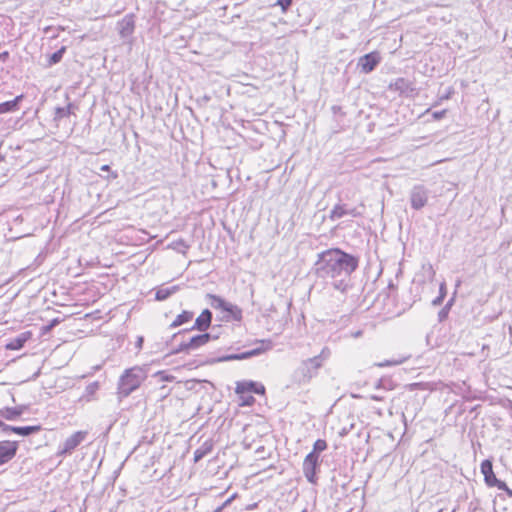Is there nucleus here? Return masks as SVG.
<instances>
[{"label":"nucleus","mask_w":512,"mask_h":512,"mask_svg":"<svg viewBox=\"0 0 512 512\" xmlns=\"http://www.w3.org/2000/svg\"><path fill=\"white\" fill-rule=\"evenodd\" d=\"M24 98V95H18L13 100L0 103V114L14 112L19 109V103Z\"/></svg>","instance_id":"f3484780"},{"label":"nucleus","mask_w":512,"mask_h":512,"mask_svg":"<svg viewBox=\"0 0 512 512\" xmlns=\"http://www.w3.org/2000/svg\"><path fill=\"white\" fill-rule=\"evenodd\" d=\"M211 100V96L208 94H204L203 96H200L197 98V102L200 105H205Z\"/></svg>","instance_id":"c85d7f7f"},{"label":"nucleus","mask_w":512,"mask_h":512,"mask_svg":"<svg viewBox=\"0 0 512 512\" xmlns=\"http://www.w3.org/2000/svg\"><path fill=\"white\" fill-rule=\"evenodd\" d=\"M381 62L380 53L373 51L361 56L358 60L357 67L364 74L371 73Z\"/></svg>","instance_id":"1a4fd4ad"},{"label":"nucleus","mask_w":512,"mask_h":512,"mask_svg":"<svg viewBox=\"0 0 512 512\" xmlns=\"http://www.w3.org/2000/svg\"><path fill=\"white\" fill-rule=\"evenodd\" d=\"M293 0H277L276 5L281 7L283 13H285L292 5Z\"/></svg>","instance_id":"393cba45"},{"label":"nucleus","mask_w":512,"mask_h":512,"mask_svg":"<svg viewBox=\"0 0 512 512\" xmlns=\"http://www.w3.org/2000/svg\"><path fill=\"white\" fill-rule=\"evenodd\" d=\"M213 445L210 441L205 442L200 448L194 452V462L200 461L204 456L212 451Z\"/></svg>","instance_id":"6ab92c4d"},{"label":"nucleus","mask_w":512,"mask_h":512,"mask_svg":"<svg viewBox=\"0 0 512 512\" xmlns=\"http://www.w3.org/2000/svg\"><path fill=\"white\" fill-rule=\"evenodd\" d=\"M301 512H307V510H306V509H304V510H303V511H301Z\"/></svg>","instance_id":"4c0bfd02"},{"label":"nucleus","mask_w":512,"mask_h":512,"mask_svg":"<svg viewBox=\"0 0 512 512\" xmlns=\"http://www.w3.org/2000/svg\"><path fill=\"white\" fill-rule=\"evenodd\" d=\"M236 495H232L229 499H227L224 504H223V507L227 506L228 504H230L232 502V500L235 498Z\"/></svg>","instance_id":"473e14b6"},{"label":"nucleus","mask_w":512,"mask_h":512,"mask_svg":"<svg viewBox=\"0 0 512 512\" xmlns=\"http://www.w3.org/2000/svg\"><path fill=\"white\" fill-rule=\"evenodd\" d=\"M117 29L121 38L130 37L135 30V15L133 13L125 15L123 19L118 21Z\"/></svg>","instance_id":"f8f14e48"},{"label":"nucleus","mask_w":512,"mask_h":512,"mask_svg":"<svg viewBox=\"0 0 512 512\" xmlns=\"http://www.w3.org/2000/svg\"><path fill=\"white\" fill-rule=\"evenodd\" d=\"M65 51H66V47L62 46L59 50H57L56 52L51 54L48 58L47 66L51 67V66L59 63L62 60Z\"/></svg>","instance_id":"4be33fe9"},{"label":"nucleus","mask_w":512,"mask_h":512,"mask_svg":"<svg viewBox=\"0 0 512 512\" xmlns=\"http://www.w3.org/2000/svg\"><path fill=\"white\" fill-rule=\"evenodd\" d=\"M327 449V442L324 439H317L313 444V451L317 455Z\"/></svg>","instance_id":"b1692460"},{"label":"nucleus","mask_w":512,"mask_h":512,"mask_svg":"<svg viewBox=\"0 0 512 512\" xmlns=\"http://www.w3.org/2000/svg\"><path fill=\"white\" fill-rule=\"evenodd\" d=\"M308 364H310L314 369H318L322 365L319 357H314V358L309 359Z\"/></svg>","instance_id":"cd10ccee"},{"label":"nucleus","mask_w":512,"mask_h":512,"mask_svg":"<svg viewBox=\"0 0 512 512\" xmlns=\"http://www.w3.org/2000/svg\"><path fill=\"white\" fill-rule=\"evenodd\" d=\"M41 430L40 425H34V426H5L4 431H10L14 434L20 435V436H28L32 433L39 432Z\"/></svg>","instance_id":"2eb2a0df"},{"label":"nucleus","mask_w":512,"mask_h":512,"mask_svg":"<svg viewBox=\"0 0 512 512\" xmlns=\"http://www.w3.org/2000/svg\"><path fill=\"white\" fill-rule=\"evenodd\" d=\"M317 270L335 278L342 272L351 274L358 267V259L339 248H330L318 254Z\"/></svg>","instance_id":"f257e3e1"},{"label":"nucleus","mask_w":512,"mask_h":512,"mask_svg":"<svg viewBox=\"0 0 512 512\" xmlns=\"http://www.w3.org/2000/svg\"><path fill=\"white\" fill-rule=\"evenodd\" d=\"M101 170L108 171L109 170V166L108 165H104V166H102Z\"/></svg>","instance_id":"f704fd0d"},{"label":"nucleus","mask_w":512,"mask_h":512,"mask_svg":"<svg viewBox=\"0 0 512 512\" xmlns=\"http://www.w3.org/2000/svg\"><path fill=\"white\" fill-rule=\"evenodd\" d=\"M32 332L26 331L5 345L7 350L16 351L24 347L25 343L32 338Z\"/></svg>","instance_id":"4468645a"},{"label":"nucleus","mask_w":512,"mask_h":512,"mask_svg":"<svg viewBox=\"0 0 512 512\" xmlns=\"http://www.w3.org/2000/svg\"><path fill=\"white\" fill-rule=\"evenodd\" d=\"M8 57H9V52L4 51V52L0 53V60L5 61Z\"/></svg>","instance_id":"2f4dec72"},{"label":"nucleus","mask_w":512,"mask_h":512,"mask_svg":"<svg viewBox=\"0 0 512 512\" xmlns=\"http://www.w3.org/2000/svg\"><path fill=\"white\" fill-rule=\"evenodd\" d=\"M19 444L17 441H0V466L10 462L17 454Z\"/></svg>","instance_id":"9b49d317"},{"label":"nucleus","mask_w":512,"mask_h":512,"mask_svg":"<svg viewBox=\"0 0 512 512\" xmlns=\"http://www.w3.org/2000/svg\"><path fill=\"white\" fill-rule=\"evenodd\" d=\"M399 363H400V362L394 361V362H389V363H387V365H397V364H399Z\"/></svg>","instance_id":"c9c22d12"},{"label":"nucleus","mask_w":512,"mask_h":512,"mask_svg":"<svg viewBox=\"0 0 512 512\" xmlns=\"http://www.w3.org/2000/svg\"><path fill=\"white\" fill-rule=\"evenodd\" d=\"M3 160H4V156H2V155L0 154V162H2Z\"/></svg>","instance_id":"e433bc0d"},{"label":"nucleus","mask_w":512,"mask_h":512,"mask_svg":"<svg viewBox=\"0 0 512 512\" xmlns=\"http://www.w3.org/2000/svg\"><path fill=\"white\" fill-rule=\"evenodd\" d=\"M443 113H444V111H442V112H440V113L436 112V113H434V117H436V118H440V117L442 116V114H443Z\"/></svg>","instance_id":"72a5a7b5"},{"label":"nucleus","mask_w":512,"mask_h":512,"mask_svg":"<svg viewBox=\"0 0 512 512\" xmlns=\"http://www.w3.org/2000/svg\"><path fill=\"white\" fill-rule=\"evenodd\" d=\"M193 317L194 313L192 311L184 310L175 317V319L170 324V327L176 328L183 324L189 323L190 321H192Z\"/></svg>","instance_id":"a211bd4d"},{"label":"nucleus","mask_w":512,"mask_h":512,"mask_svg":"<svg viewBox=\"0 0 512 512\" xmlns=\"http://www.w3.org/2000/svg\"><path fill=\"white\" fill-rule=\"evenodd\" d=\"M453 92V90L451 88H449L447 90V92H445L443 95L440 96V99L443 100V99H448L450 97V94Z\"/></svg>","instance_id":"7c9ffc66"},{"label":"nucleus","mask_w":512,"mask_h":512,"mask_svg":"<svg viewBox=\"0 0 512 512\" xmlns=\"http://www.w3.org/2000/svg\"><path fill=\"white\" fill-rule=\"evenodd\" d=\"M57 324H59V320H58V319H53V320L51 321V323H50V324L45 325V326H43V327L41 328V334H42V335H46V334H48V333L51 331V329H52L54 326H56Z\"/></svg>","instance_id":"a878e982"},{"label":"nucleus","mask_w":512,"mask_h":512,"mask_svg":"<svg viewBox=\"0 0 512 512\" xmlns=\"http://www.w3.org/2000/svg\"><path fill=\"white\" fill-rule=\"evenodd\" d=\"M481 472L484 475L485 483L489 487H497L499 490L507 492L509 496H512V490L508 488L505 482L498 480L493 472V465L490 460H484L481 463Z\"/></svg>","instance_id":"39448f33"},{"label":"nucleus","mask_w":512,"mask_h":512,"mask_svg":"<svg viewBox=\"0 0 512 512\" xmlns=\"http://www.w3.org/2000/svg\"><path fill=\"white\" fill-rule=\"evenodd\" d=\"M387 89L405 98H414L419 93L414 82L404 77H399L391 81Z\"/></svg>","instance_id":"20e7f679"},{"label":"nucleus","mask_w":512,"mask_h":512,"mask_svg":"<svg viewBox=\"0 0 512 512\" xmlns=\"http://www.w3.org/2000/svg\"><path fill=\"white\" fill-rule=\"evenodd\" d=\"M426 201V196L421 192L414 193L411 197V205L415 209L422 208L426 204Z\"/></svg>","instance_id":"aec40b11"},{"label":"nucleus","mask_w":512,"mask_h":512,"mask_svg":"<svg viewBox=\"0 0 512 512\" xmlns=\"http://www.w3.org/2000/svg\"><path fill=\"white\" fill-rule=\"evenodd\" d=\"M258 353H259V350H253L251 352H246V353L242 354L241 356H235L234 358L235 359H243V358H247L252 355H256Z\"/></svg>","instance_id":"c756f323"},{"label":"nucleus","mask_w":512,"mask_h":512,"mask_svg":"<svg viewBox=\"0 0 512 512\" xmlns=\"http://www.w3.org/2000/svg\"><path fill=\"white\" fill-rule=\"evenodd\" d=\"M211 340L209 333H203L200 335L193 336L188 341L180 344L179 348L173 351V353L188 352L190 350H196L206 345Z\"/></svg>","instance_id":"9d476101"},{"label":"nucleus","mask_w":512,"mask_h":512,"mask_svg":"<svg viewBox=\"0 0 512 512\" xmlns=\"http://www.w3.org/2000/svg\"><path fill=\"white\" fill-rule=\"evenodd\" d=\"M74 109H75V105L72 103H69L65 107L56 108L55 119H61V118L69 116L70 114L73 113Z\"/></svg>","instance_id":"412c9836"},{"label":"nucleus","mask_w":512,"mask_h":512,"mask_svg":"<svg viewBox=\"0 0 512 512\" xmlns=\"http://www.w3.org/2000/svg\"><path fill=\"white\" fill-rule=\"evenodd\" d=\"M263 384L253 381H239L236 383L235 393L238 396V405L241 407L252 406L255 403L253 394L265 395Z\"/></svg>","instance_id":"f03ea898"},{"label":"nucleus","mask_w":512,"mask_h":512,"mask_svg":"<svg viewBox=\"0 0 512 512\" xmlns=\"http://www.w3.org/2000/svg\"><path fill=\"white\" fill-rule=\"evenodd\" d=\"M24 412V408L21 406L17 407H5L0 409V416L8 421L18 419Z\"/></svg>","instance_id":"dca6fc26"},{"label":"nucleus","mask_w":512,"mask_h":512,"mask_svg":"<svg viewBox=\"0 0 512 512\" xmlns=\"http://www.w3.org/2000/svg\"><path fill=\"white\" fill-rule=\"evenodd\" d=\"M211 322H212V313L210 310L205 309L195 319L194 325L192 326V330L204 332L211 326Z\"/></svg>","instance_id":"ddd939ff"},{"label":"nucleus","mask_w":512,"mask_h":512,"mask_svg":"<svg viewBox=\"0 0 512 512\" xmlns=\"http://www.w3.org/2000/svg\"><path fill=\"white\" fill-rule=\"evenodd\" d=\"M319 467V455L314 452L307 454L303 460V473L306 479L312 483H317V470Z\"/></svg>","instance_id":"0eeeda50"},{"label":"nucleus","mask_w":512,"mask_h":512,"mask_svg":"<svg viewBox=\"0 0 512 512\" xmlns=\"http://www.w3.org/2000/svg\"><path fill=\"white\" fill-rule=\"evenodd\" d=\"M209 299L213 308L221 310L234 320H241L242 310L237 305L231 304L217 295H209Z\"/></svg>","instance_id":"423d86ee"},{"label":"nucleus","mask_w":512,"mask_h":512,"mask_svg":"<svg viewBox=\"0 0 512 512\" xmlns=\"http://www.w3.org/2000/svg\"><path fill=\"white\" fill-rule=\"evenodd\" d=\"M348 214L347 210L343 205H335L330 212V219L336 220Z\"/></svg>","instance_id":"5701e85b"},{"label":"nucleus","mask_w":512,"mask_h":512,"mask_svg":"<svg viewBox=\"0 0 512 512\" xmlns=\"http://www.w3.org/2000/svg\"><path fill=\"white\" fill-rule=\"evenodd\" d=\"M144 379L145 373L140 367H132L125 370L119 381L120 393L124 396H128L140 387Z\"/></svg>","instance_id":"7ed1b4c3"},{"label":"nucleus","mask_w":512,"mask_h":512,"mask_svg":"<svg viewBox=\"0 0 512 512\" xmlns=\"http://www.w3.org/2000/svg\"><path fill=\"white\" fill-rule=\"evenodd\" d=\"M88 436V432L84 430L72 433L64 441L59 455H66L72 453Z\"/></svg>","instance_id":"6e6552de"},{"label":"nucleus","mask_w":512,"mask_h":512,"mask_svg":"<svg viewBox=\"0 0 512 512\" xmlns=\"http://www.w3.org/2000/svg\"><path fill=\"white\" fill-rule=\"evenodd\" d=\"M157 375L160 376V379L162 381H166V382H172L175 379V377L173 375H169V374L165 373L164 371H159L157 373Z\"/></svg>","instance_id":"bb28decb"}]
</instances>
